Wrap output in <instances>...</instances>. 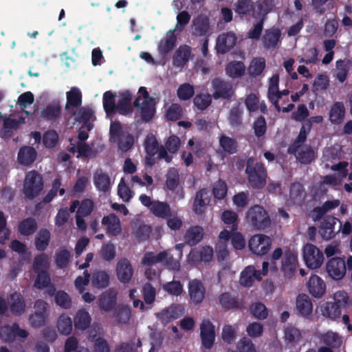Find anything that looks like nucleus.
Listing matches in <instances>:
<instances>
[{"mask_svg": "<svg viewBox=\"0 0 352 352\" xmlns=\"http://www.w3.org/2000/svg\"><path fill=\"white\" fill-rule=\"evenodd\" d=\"M245 221L250 227L258 231H264L271 227L272 220L263 206L255 204L245 214Z\"/></svg>", "mask_w": 352, "mask_h": 352, "instance_id": "obj_1", "label": "nucleus"}, {"mask_svg": "<svg viewBox=\"0 0 352 352\" xmlns=\"http://www.w3.org/2000/svg\"><path fill=\"white\" fill-rule=\"evenodd\" d=\"M245 173L249 184L252 188L260 190L266 185L267 169L263 163H254L253 157H249L247 160Z\"/></svg>", "mask_w": 352, "mask_h": 352, "instance_id": "obj_2", "label": "nucleus"}, {"mask_svg": "<svg viewBox=\"0 0 352 352\" xmlns=\"http://www.w3.org/2000/svg\"><path fill=\"white\" fill-rule=\"evenodd\" d=\"M43 189V179L41 174L36 170H31L26 173L23 192L25 198L34 199L39 195Z\"/></svg>", "mask_w": 352, "mask_h": 352, "instance_id": "obj_3", "label": "nucleus"}, {"mask_svg": "<svg viewBox=\"0 0 352 352\" xmlns=\"http://www.w3.org/2000/svg\"><path fill=\"white\" fill-rule=\"evenodd\" d=\"M272 239L263 234H256L248 241L250 250L257 256L266 255L272 247Z\"/></svg>", "mask_w": 352, "mask_h": 352, "instance_id": "obj_4", "label": "nucleus"}, {"mask_svg": "<svg viewBox=\"0 0 352 352\" xmlns=\"http://www.w3.org/2000/svg\"><path fill=\"white\" fill-rule=\"evenodd\" d=\"M213 89L212 97L215 99H223L229 100L234 95V89L231 82L219 78H215L212 80Z\"/></svg>", "mask_w": 352, "mask_h": 352, "instance_id": "obj_5", "label": "nucleus"}, {"mask_svg": "<svg viewBox=\"0 0 352 352\" xmlns=\"http://www.w3.org/2000/svg\"><path fill=\"white\" fill-rule=\"evenodd\" d=\"M303 258L310 269L320 267L324 260L322 252L313 244L307 243L303 248Z\"/></svg>", "mask_w": 352, "mask_h": 352, "instance_id": "obj_6", "label": "nucleus"}, {"mask_svg": "<svg viewBox=\"0 0 352 352\" xmlns=\"http://www.w3.org/2000/svg\"><path fill=\"white\" fill-rule=\"evenodd\" d=\"M189 302L195 306H199L206 297V287L203 283L197 278L189 280L188 284Z\"/></svg>", "mask_w": 352, "mask_h": 352, "instance_id": "obj_7", "label": "nucleus"}, {"mask_svg": "<svg viewBox=\"0 0 352 352\" xmlns=\"http://www.w3.org/2000/svg\"><path fill=\"white\" fill-rule=\"evenodd\" d=\"M342 223L340 221L333 216H327L324 219L320 228L319 233L325 240L333 239L336 234L341 230Z\"/></svg>", "mask_w": 352, "mask_h": 352, "instance_id": "obj_8", "label": "nucleus"}, {"mask_svg": "<svg viewBox=\"0 0 352 352\" xmlns=\"http://www.w3.org/2000/svg\"><path fill=\"white\" fill-rule=\"evenodd\" d=\"M201 347L205 349L212 348L215 341V327L209 319H204L200 324Z\"/></svg>", "mask_w": 352, "mask_h": 352, "instance_id": "obj_9", "label": "nucleus"}, {"mask_svg": "<svg viewBox=\"0 0 352 352\" xmlns=\"http://www.w3.org/2000/svg\"><path fill=\"white\" fill-rule=\"evenodd\" d=\"M298 267V256L290 250L284 252L281 259L280 270L287 278L293 277Z\"/></svg>", "mask_w": 352, "mask_h": 352, "instance_id": "obj_10", "label": "nucleus"}, {"mask_svg": "<svg viewBox=\"0 0 352 352\" xmlns=\"http://www.w3.org/2000/svg\"><path fill=\"white\" fill-rule=\"evenodd\" d=\"M326 270L333 279L340 280L346 274V262L340 257L331 258L326 265Z\"/></svg>", "mask_w": 352, "mask_h": 352, "instance_id": "obj_11", "label": "nucleus"}, {"mask_svg": "<svg viewBox=\"0 0 352 352\" xmlns=\"http://www.w3.org/2000/svg\"><path fill=\"white\" fill-rule=\"evenodd\" d=\"M141 101V96H138L133 102V106L140 108L142 120L148 122L153 118L155 112L154 100L153 98H148L144 100L142 102Z\"/></svg>", "mask_w": 352, "mask_h": 352, "instance_id": "obj_12", "label": "nucleus"}, {"mask_svg": "<svg viewBox=\"0 0 352 352\" xmlns=\"http://www.w3.org/2000/svg\"><path fill=\"white\" fill-rule=\"evenodd\" d=\"M236 36L232 32H228L220 34L216 42V50L218 54H225L228 52L236 44Z\"/></svg>", "mask_w": 352, "mask_h": 352, "instance_id": "obj_13", "label": "nucleus"}, {"mask_svg": "<svg viewBox=\"0 0 352 352\" xmlns=\"http://www.w3.org/2000/svg\"><path fill=\"white\" fill-rule=\"evenodd\" d=\"M255 3L252 0H238L234 4V10L241 19L248 20L254 16Z\"/></svg>", "mask_w": 352, "mask_h": 352, "instance_id": "obj_14", "label": "nucleus"}, {"mask_svg": "<svg viewBox=\"0 0 352 352\" xmlns=\"http://www.w3.org/2000/svg\"><path fill=\"white\" fill-rule=\"evenodd\" d=\"M266 49H275L281 41V31L277 28H272L265 30L262 38Z\"/></svg>", "mask_w": 352, "mask_h": 352, "instance_id": "obj_15", "label": "nucleus"}, {"mask_svg": "<svg viewBox=\"0 0 352 352\" xmlns=\"http://www.w3.org/2000/svg\"><path fill=\"white\" fill-rule=\"evenodd\" d=\"M9 308L11 313L16 316H20L25 312L26 305L21 294L14 292L8 297Z\"/></svg>", "mask_w": 352, "mask_h": 352, "instance_id": "obj_16", "label": "nucleus"}, {"mask_svg": "<svg viewBox=\"0 0 352 352\" xmlns=\"http://www.w3.org/2000/svg\"><path fill=\"white\" fill-rule=\"evenodd\" d=\"M116 274L120 282L129 283L133 274V270L128 259L122 258L118 262Z\"/></svg>", "mask_w": 352, "mask_h": 352, "instance_id": "obj_17", "label": "nucleus"}, {"mask_svg": "<svg viewBox=\"0 0 352 352\" xmlns=\"http://www.w3.org/2000/svg\"><path fill=\"white\" fill-rule=\"evenodd\" d=\"M309 292L315 298H321L325 293L326 285L318 275H311L307 283Z\"/></svg>", "mask_w": 352, "mask_h": 352, "instance_id": "obj_18", "label": "nucleus"}, {"mask_svg": "<svg viewBox=\"0 0 352 352\" xmlns=\"http://www.w3.org/2000/svg\"><path fill=\"white\" fill-rule=\"evenodd\" d=\"M132 95L129 91H126L121 94V98L116 104V111L122 116H131L133 112L131 105Z\"/></svg>", "mask_w": 352, "mask_h": 352, "instance_id": "obj_19", "label": "nucleus"}, {"mask_svg": "<svg viewBox=\"0 0 352 352\" xmlns=\"http://www.w3.org/2000/svg\"><path fill=\"white\" fill-rule=\"evenodd\" d=\"M102 224L107 226V233L116 236L121 232L120 219L113 213L103 217Z\"/></svg>", "mask_w": 352, "mask_h": 352, "instance_id": "obj_20", "label": "nucleus"}, {"mask_svg": "<svg viewBox=\"0 0 352 352\" xmlns=\"http://www.w3.org/2000/svg\"><path fill=\"white\" fill-rule=\"evenodd\" d=\"M345 112V107L342 102H334L329 110V121L335 125L340 124L344 119Z\"/></svg>", "mask_w": 352, "mask_h": 352, "instance_id": "obj_21", "label": "nucleus"}, {"mask_svg": "<svg viewBox=\"0 0 352 352\" xmlns=\"http://www.w3.org/2000/svg\"><path fill=\"white\" fill-rule=\"evenodd\" d=\"M155 217L165 219L173 216V210L166 201H154L150 211Z\"/></svg>", "mask_w": 352, "mask_h": 352, "instance_id": "obj_22", "label": "nucleus"}, {"mask_svg": "<svg viewBox=\"0 0 352 352\" xmlns=\"http://www.w3.org/2000/svg\"><path fill=\"white\" fill-rule=\"evenodd\" d=\"M193 33L198 36H206L210 30L209 19L202 14L198 15L192 21Z\"/></svg>", "mask_w": 352, "mask_h": 352, "instance_id": "obj_23", "label": "nucleus"}, {"mask_svg": "<svg viewBox=\"0 0 352 352\" xmlns=\"http://www.w3.org/2000/svg\"><path fill=\"white\" fill-rule=\"evenodd\" d=\"M191 54V47L188 45H181L175 52L173 58V64L177 67H183L188 61Z\"/></svg>", "mask_w": 352, "mask_h": 352, "instance_id": "obj_24", "label": "nucleus"}, {"mask_svg": "<svg viewBox=\"0 0 352 352\" xmlns=\"http://www.w3.org/2000/svg\"><path fill=\"white\" fill-rule=\"evenodd\" d=\"M36 156L37 153L34 147L25 146L19 149L17 160L19 164L29 166L35 161Z\"/></svg>", "mask_w": 352, "mask_h": 352, "instance_id": "obj_25", "label": "nucleus"}, {"mask_svg": "<svg viewBox=\"0 0 352 352\" xmlns=\"http://www.w3.org/2000/svg\"><path fill=\"white\" fill-rule=\"evenodd\" d=\"M94 183L99 191L108 192L111 188V179L109 175L102 169L97 170L94 175Z\"/></svg>", "mask_w": 352, "mask_h": 352, "instance_id": "obj_26", "label": "nucleus"}, {"mask_svg": "<svg viewBox=\"0 0 352 352\" xmlns=\"http://www.w3.org/2000/svg\"><path fill=\"white\" fill-rule=\"evenodd\" d=\"M17 229L21 236H30L36 232L38 224L34 218L30 217L21 221Z\"/></svg>", "mask_w": 352, "mask_h": 352, "instance_id": "obj_27", "label": "nucleus"}, {"mask_svg": "<svg viewBox=\"0 0 352 352\" xmlns=\"http://www.w3.org/2000/svg\"><path fill=\"white\" fill-rule=\"evenodd\" d=\"M184 313V307L179 304H175L160 313V318L167 322L181 317Z\"/></svg>", "mask_w": 352, "mask_h": 352, "instance_id": "obj_28", "label": "nucleus"}, {"mask_svg": "<svg viewBox=\"0 0 352 352\" xmlns=\"http://www.w3.org/2000/svg\"><path fill=\"white\" fill-rule=\"evenodd\" d=\"M61 107L58 102L47 104L41 113L43 119L48 122H55L60 116Z\"/></svg>", "mask_w": 352, "mask_h": 352, "instance_id": "obj_29", "label": "nucleus"}, {"mask_svg": "<svg viewBox=\"0 0 352 352\" xmlns=\"http://www.w3.org/2000/svg\"><path fill=\"white\" fill-rule=\"evenodd\" d=\"M177 38L174 30H169L164 40H161L158 45V51L163 56L167 55L176 45Z\"/></svg>", "mask_w": 352, "mask_h": 352, "instance_id": "obj_30", "label": "nucleus"}, {"mask_svg": "<svg viewBox=\"0 0 352 352\" xmlns=\"http://www.w3.org/2000/svg\"><path fill=\"white\" fill-rule=\"evenodd\" d=\"M98 300L100 309L105 311H109L116 305L117 294L114 291L109 290L102 293Z\"/></svg>", "mask_w": 352, "mask_h": 352, "instance_id": "obj_31", "label": "nucleus"}, {"mask_svg": "<svg viewBox=\"0 0 352 352\" xmlns=\"http://www.w3.org/2000/svg\"><path fill=\"white\" fill-rule=\"evenodd\" d=\"M208 193L206 189L203 188L196 192L193 203V210L197 214H201L205 210L206 206L208 204Z\"/></svg>", "mask_w": 352, "mask_h": 352, "instance_id": "obj_32", "label": "nucleus"}, {"mask_svg": "<svg viewBox=\"0 0 352 352\" xmlns=\"http://www.w3.org/2000/svg\"><path fill=\"white\" fill-rule=\"evenodd\" d=\"M219 301L221 307L227 310L239 309L242 307V303L239 298L230 292L222 293L219 296Z\"/></svg>", "mask_w": 352, "mask_h": 352, "instance_id": "obj_33", "label": "nucleus"}, {"mask_svg": "<svg viewBox=\"0 0 352 352\" xmlns=\"http://www.w3.org/2000/svg\"><path fill=\"white\" fill-rule=\"evenodd\" d=\"M306 192L303 186L299 182L291 184L289 188V199L293 204L300 205L304 201Z\"/></svg>", "mask_w": 352, "mask_h": 352, "instance_id": "obj_34", "label": "nucleus"}, {"mask_svg": "<svg viewBox=\"0 0 352 352\" xmlns=\"http://www.w3.org/2000/svg\"><path fill=\"white\" fill-rule=\"evenodd\" d=\"M243 107L240 102L234 104L230 109L228 120L232 127L241 125L243 121Z\"/></svg>", "mask_w": 352, "mask_h": 352, "instance_id": "obj_35", "label": "nucleus"}, {"mask_svg": "<svg viewBox=\"0 0 352 352\" xmlns=\"http://www.w3.org/2000/svg\"><path fill=\"white\" fill-rule=\"evenodd\" d=\"M203 236V228L199 226H195L187 230L184 239L186 243L190 246H194L202 240Z\"/></svg>", "mask_w": 352, "mask_h": 352, "instance_id": "obj_36", "label": "nucleus"}, {"mask_svg": "<svg viewBox=\"0 0 352 352\" xmlns=\"http://www.w3.org/2000/svg\"><path fill=\"white\" fill-rule=\"evenodd\" d=\"M296 309L299 314L306 317L310 315L313 310V305L309 297L305 294H299L296 298Z\"/></svg>", "mask_w": 352, "mask_h": 352, "instance_id": "obj_37", "label": "nucleus"}, {"mask_svg": "<svg viewBox=\"0 0 352 352\" xmlns=\"http://www.w3.org/2000/svg\"><path fill=\"white\" fill-rule=\"evenodd\" d=\"M82 104V94L78 88L72 87L67 92V103L65 109L68 111L71 109H77Z\"/></svg>", "mask_w": 352, "mask_h": 352, "instance_id": "obj_38", "label": "nucleus"}, {"mask_svg": "<svg viewBox=\"0 0 352 352\" xmlns=\"http://www.w3.org/2000/svg\"><path fill=\"white\" fill-rule=\"evenodd\" d=\"M91 321V316L85 309L78 310L74 318L75 328L82 331L87 329L89 327Z\"/></svg>", "mask_w": 352, "mask_h": 352, "instance_id": "obj_39", "label": "nucleus"}, {"mask_svg": "<svg viewBox=\"0 0 352 352\" xmlns=\"http://www.w3.org/2000/svg\"><path fill=\"white\" fill-rule=\"evenodd\" d=\"M225 71L229 77L237 78L244 75L245 66L242 61L233 60L227 64Z\"/></svg>", "mask_w": 352, "mask_h": 352, "instance_id": "obj_40", "label": "nucleus"}, {"mask_svg": "<svg viewBox=\"0 0 352 352\" xmlns=\"http://www.w3.org/2000/svg\"><path fill=\"white\" fill-rule=\"evenodd\" d=\"M351 60L339 59L336 62L334 77L343 83L348 76Z\"/></svg>", "mask_w": 352, "mask_h": 352, "instance_id": "obj_41", "label": "nucleus"}, {"mask_svg": "<svg viewBox=\"0 0 352 352\" xmlns=\"http://www.w3.org/2000/svg\"><path fill=\"white\" fill-rule=\"evenodd\" d=\"M50 241V232L46 228H41L35 237V247L38 251L45 250Z\"/></svg>", "mask_w": 352, "mask_h": 352, "instance_id": "obj_42", "label": "nucleus"}, {"mask_svg": "<svg viewBox=\"0 0 352 352\" xmlns=\"http://www.w3.org/2000/svg\"><path fill=\"white\" fill-rule=\"evenodd\" d=\"M265 65V60L264 58H254L248 68V73L251 77H256L263 73Z\"/></svg>", "mask_w": 352, "mask_h": 352, "instance_id": "obj_43", "label": "nucleus"}, {"mask_svg": "<svg viewBox=\"0 0 352 352\" xmlns=\"http://www.w3.org/2000/svg\"><path fill=\"white\" fill-rule=\"evenodd\" d=\"M320 309L322 316L336 319L341 315L342 310L334 302H326L321 305Z\"/></svg>", "mask_w": 352, "mask_h": 352, "instance_id": "obj_44", "label": "nucleus"}, {"mask_svg": "<svg viewBox=\"0 0 352 352\" xmlns=\"http://www.w3.org/2000/svg\"><path fill=\"white\" fill-rule=\"evenodd\" d=\"M166 257V251L160 252L157 254H155L153 252H147L142 258V264L146 266H152L158 263H163Z\"/></svg>", "mask_w": 352, "mask_h": 352, "instance_id": "obj_45", "label": "nucleus"}, {"mask_svg": "<svg viewBox=\"0 0 352 352\" xmlns=\"http://www.w3.org/2000/svg\"><path fill=\"white\" fill-rule=\"evenodd\" d=\"M116 93L111 91H105L102 97L103 108L107 115L114 113L116 112Z\"/></svg>", "mask_w": 352, "mask_h": 352, "instance_id": "obj_46", "label": "nucleus"}, {"mask_svg": "<svg viewBox=\"0 0 352 352\" xmlns=\"http://www.w3.org/2000/svg\"><path fill=\"white\" fill-rule=\"evenodd\" d=\"M190 256L195 258V261L210 262L213 256V249L210 246H204L200 250L191 251Z\"/></svg>", "mask_w": 352, "mask_h": 352, "instance_id": "obj_47", "label": "nucleus"}, {"mask_svg": "<svg viewBox=\"0 0 352 352\" xmlns=\"http://www.w3.org/2000/svg\"><path fill=\"white\" fill-rule=\"evenodd\" d=\"M219 145L223 151L228 154H234L237 151L238 143L236 140L226 135L219 138Z\"/></svg>", "mask_w": 352, "mask_h": 352, "instance_id": "obj_48", "label": "nucleus"}, {"mask_svg": "<svg viewBox=\"0 0 352 352\" xmlns=\"http://www.w3.org/2000/svg\"><path fill=\"white\" fill-rule=\"evenodd\" d=\"M92 284L98 289L106 288L109 285V275L105 271H97L93 274Z\"/></svg>", "mask_w": 352, "mask_h": 352, "instance_id": "obj_49", "label": "nucleus"}, {"mask_svg": "<svg viewBox=\"0 0 352 352\" xmlns=\"http://www.w3.org/2000/svg\"><path fill=\"white\" fill-rule=\"evenodd\" d=\"M179 184V174L175 168H170L166 175V186L170 190H175Z\"/></svg>", "mask_w": 352, "mask_h": 352, "instance_id": "obj_50", "label": "nucleus"}, {"mask_svg": "<svg viewBox=\"0 0 352 352\" xmlns=\"http://www.w3.org/2000/svg\"><path fill=\"white\" fill-rule=\"evenodd\" d=\"M307 132L306 131L305 126L303 125L300 129V132L296 140L291 144L287 149L289 154L296 155L298 149L301 147L302 144L306 141Z\"/></svg>", "mask_w": 352, "mask_h": 352, "instance_id": "obj_51", "label": "nucleus"}, {"mask_svg": "<svg viewBox=\"0 0 352 352\" xmlns=\"http://www.w3.org/2000/svg\"><path fill=\"white\" fill-rule=\"evenodd\" d=\"M113 316L119 324H126L129 322L131 316V309L128 306L118 307L114 311Z\"/></svg>", "mask_w": 352, "mask_h": 352, "instance_id": "obj_52", "label": "nucleus"}, {"mask_svg": "<svg viewBox=\"0 0 352 352\" xmlns=\"http://www.w3.org/2000/svg\"><path fill=\"white\" fill-rule=\"evenodd\" d=\"M164 292L171 296H179L184 292L183 285L179 280H172L162 285Z\"/></svg>", "mask_w": 352, "mask_h": 352, "instance_id": "obj_53", "label": "nucleus"}, {"mask_svg": "<svg viewBox=\"0 0 352 352\" xmlns=\"http://www.w3.org/2000/svg\"><path fill=\"white\" fill-rule=\"evenodd\" d=\"M315 153L310 146H304L298 152L296 159L303 164H309L315 159Z\"/></svg>", "mask_w": 352, "mask_h": 352, "instance_id": "obj_54", "label": "nucleus"}, {"mask_svg": "<svg viewBox=\"0 0 352 352\" xmlns=\"http://www.w3.org/2000/svg\"><path fill=\"white\" fill-rule=\"evenodd\" d=\"M57 328L60 333L69 335L72 330V321L69 316L62 314L57 322Z\"/></svg>", "mask_w": 352, "mask_h": 352, "instance_id": "obj_55", "label": "nucleus"}, {"mask_svg": "<svg viewBox=\"0 0 352 352\" xmlns=\"http://www.w3.org/2000/svg\"><path fill=\"white\" fill-rule=\"evenodd\" d=\"M256 269L254 266H248L241 272L239 283L244 287H250L254 283Z\"/></svg>", "mask_w": 352, "mask_h": 352, "instance_id": "obj_56", "label": "nucleus"}, {"mask_svg": "<svg viewBox=\"0 0 352 352\" xmlns=\"http://www.w3.org/2000/svg\"><path fill=\"white\" fill-rule=\"evenodd\" d=\"M54 301L58 306L64 309H69L72 305L71 297L63 290L57 291Z\"/></svg>", "mask_w": 352, "mask_h": 352, "instance_id": "obj_57", "label": "nucleus"}, {"mask_svg": "<svg viewBox=\"0 0 352 352\" xmlns=\"http://www.w3.org/2000/svg\"><path fill=\"white\" fill-rule=\"evenodd\" d=\"M160 146L156 138L153 135H148L144 141V148L146 155L155 156L157 153Z\"/></svg>", "mask_w": 352, "mask_h": 352, "instance_id": "obj_58", "label": "nucleus"}, {"mask_svg": "<svg viewBox=\"0 0 352 352\" xmlns=\"http://www.w3.org/2000/svg\"><path fill=\"white\" fill-rule=\"evenodd\" d=\"M142 294L144 302L146 305H150L155 302L156 297V289L150 283H146L143 285L142 289Z\"/></svg>", "mask_w": 352, "mask_h": 352, "instance_id": "obj_59", "label": "nucleus"}, {"mask_svg": "<svg viewBox=\"0 0 352 352\" xmlns=\"http://www.w3.org/2000/svg\"><path fill=\"white\" fill-rule=\"evenodd\" d=\"M322 342L328 347L338 349L341 345L339 336L336 333L329 331L322 337Z\"/></svg>", "mask_w": 352, "mask_h": 352, "instance_id": "obj_60", "label": "nucleus"}, {"mask_svg": "<svg viewBox=\"0 0 352 352\" xmlns=\"http://www.w3.org/2000/svg\"><path fill=\"white\" fill-rule=\"evenodd\" d=\"M195 94V89L189 83H184L179 85L177 91V97L180 100H188Z\"/></svg>", "mask_w": 352, "mask_h": 352, "instance_id": "obj_61", "label": "nucleus"}, {"mask_svg": "<svg viewBox=\"0 0 352 352\" xmlns=\"http://www.w3.org/2000/svg\"><path fill=\"white\" fill-rule=\"evenodd\" d=\"M116 142L118 143L119 149H120L122 152H127L133 146L134 137L132 134L126 133L118 140H117Z\"/></svg>", "mask_w": 352, "mask_h": 352, "instance_id": "obj_62", "label": "nucleus"}, {"mask_svg": "<svg viewBox=\"0 0 352 352\" xmlns=\"http://www.w3.org/2000/svg\"><path fill=\"white\" fill-rule=\"evenodd\" d=\"M253 129L256 138H260L265 135L267 131V122L263 116H258L254 122Z\"/></svg>", "mask_w": 352, "mask_h": 352, "instance_id": "obj_63", "label": "nucleus"}, {"mask_svg": "<svg viewBox=\"0 0 352 352\" xmlns=\"http://www.w3.org/2000/svg\"><path fill=\"white\" fill-rule=\"evenodd\" d=\"M238 352H258L252 341L247 338L243 337L236 344Z\"/></svg>", "mask_w": 352, "mask_h": 352, "instance_id": "obj_64", "label": "nucleus"}]
</instances>
